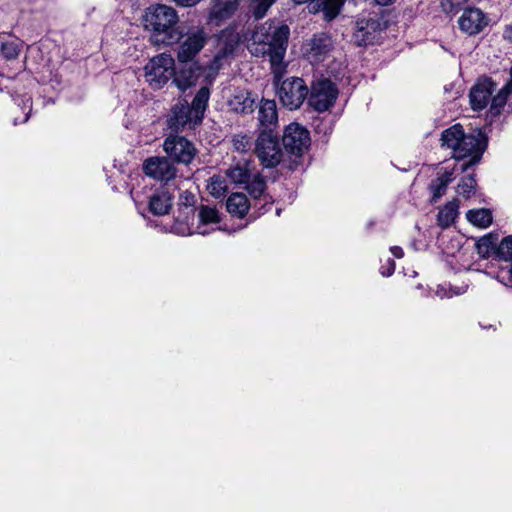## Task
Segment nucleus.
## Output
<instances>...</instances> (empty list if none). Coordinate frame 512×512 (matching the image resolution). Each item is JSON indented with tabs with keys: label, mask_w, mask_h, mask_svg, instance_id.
I'll return each instance as SVG.
<instances>
[{
	"label": "nucleus",
	"mask_w": 512,
	"mask_h": 512,
	"mask_svg": "<svg viewBox=\"0 0 512 512\" xmlns=\"http://www.w3.org/2000/svg\"><path fill=\"white\" fill-rule=\"evenodd\" d=\"M289 28L274 22L256 27L252 35L250 51L256 56H269L274 84L281 103L290 110L299 108L308 95L303 79L291 77L280 82L286 73L283 59L286 54Z\"/></svg>",
	"instance_id": "obj_1"
},
{
	"label": "nucleus",
	"mask_w": 512,
	"mask_h": 512,
	"mask_svg": "<svg viewBox=\"0 0 512 512\" xmlns=\"http://www.w3.org/2000/svg\"><path fill=\"white\" fill-rule=\"evenodd\" d=\"M442 145L451 149L456 159L471 157L468 162L461 165V172H465L480 160L484 150V139L480 131L476 134H465L462 126L456 124L442 133Z\"/></svg>",
	"instance_id": "obj_2"
},
{
	"label": "nucleus",
	"mask_w": 512,
	"mask_h": 512,
	"mask_svg": "<svg viewBox=\"0 0 512 512\" xmlns=\"http://www.w3.org/2000/svg\"><path fill=\"white\" fill-rule=\"evenodd\" d=\"M178 22L175 9L166 5H156L147 9L144 26L158 35H164L162 42L173 39V29Z\"/></svg>",
	"instance_id": "obj_3"
},
{
	"label": "nucleus",
	"mask_w": 512,
	"mask_h": 512,
	"mask_svg": "<svg viewBox=\"0 0 512 512\" xmlns=\"http://www.w3.org/2000/svg\"><path fill=\"white\" fill-rule=\"evenodd\" d=\"M175 74V60L167 53L154 56L144 66V78L152 89L163 88Z\"/></svg>",
	"instance_id": "obj_4"
},
{
	"label": "nucleus",
	"mask_w": 512,
	"mask_h": 512,
	"mask_svg": "<svg viewBox=\"0 0 512 512\" xmlns=\"http://www.w3.org/2000/svg\"><path fill=\"white\" fill-rule=\"evenodd\" d=\"M144 173L165 184V188H178L177 169L166 157H150L143 163Z\"/></svg>",
	"instance_id": "obj_5"
},
{
	"label": "nucleus",
	"mask_w": 512,
	"mask_h": 512,
	"mask_svg": "<svg viewBox=\"0 0 512 512\" xmlns=\"http://www.w3.org/2000/svg\"><path fill=\"white\" fill-rule=\"evenodd\" d=\"M255 152L261 163L266 167H274L282 160V150L272 131L262 130L257 141Z\"/></svg>",
	"instance_id": "obj_6"
},
{
	"label": "nucleus",
	"mask_w": 512,
	"mask_h": 512,
	"mask_svg": "<svg viewBox=\"0 0 512 512\" xmlns=\"http://www.w3.org/2000/svg\"><path fill=\"white\" fill-rule=\"evenodd\" d=\"M163 149L171 159L185 165L190 164L197 153L193 143L180 136L167 137Z\"/></svg>",
	"instance_id": "obj_7"
},
{
	"label": "nucleus",
	"mask_w": 512,
	"mask_h": 512,
	"mask_svg": "<svg viewBox=\"0 0 512 512\" xmlns=\"http://www.w3.org/2000/svg\"><path fill=\"white\" fill-rule=\"evenodd\" d=\"M337 97V90L327 79L319 80L312 86L309 104L318 112L328 110Z\"/></svg>",
	"instance_id": "obj_8"
},
{
	"label": "nucleus",
	"mask_w": 512,
	"mask_h": 512,
	"mask_svg": "<svg viewBox=\"0 0 512 512\" xmlns=\"http://www.w3.org/2000/svg\"><path fill=\"white\" fill-rule=\"evenodd\" d=\"M489 23L490 18L488 14L476 7L465 8L461 16L458 18L460 30L469 36L481 33Z\"/></svg>",
	"instance_id": "obj_9"
},
{
	"label": "nucleus",
	"mask_w": 512,
	"mask_h": 512,
	"mask_svg": "<svg viewBox=\"0 0 512 512\" xmlns=\"http://www.w3.org/2000/svg\"><path fill=\"white\" fill-rule=\"evenodd\" d=\"M283 145L294 155H301L310 145L309 132L298 123H291L284 131Z\"/></svg>",
	"instance_id": "obj_10"
},
{
	"label": "nucleus",
	"mask_w": 512,
	"mask_h": 512,
	"mask_svg": "<svg viewBox=\"0 0 512 512\" xmlns=\"http://www.w3.org/2000/svg\"><path fill=\"white\" fill-rule=\"evenodd\" d=\"M206 39V34L202 29H197L195 31L189 32L178 47V62H191L194 59V57L203 49L206 43Z\"/></svg>",
	"instance_id": "obj_11"
},
{
	"label": "nucleus",
	"mask_w": 512,
	"mask_h": 512,
	"mask_svg": "<svg viewBox=\"0 0 512 512\" xmlns=\"http://www.w3.org/2000/svg\"><path fill=\"white\" fill-rule=\"evenodd\" d=\"M201 72L202 67L196 62L180 63L179 68H175L173 82L180 90L185 91L196 84Z\"/></svg>",
	"instance_id": "obj_12"
},
{
	"label": "nucleus",
	"mask_w": 512,
	"mask_h": 512,
	"mask_svg": "<svg viewBox=\"0 0 512 512\" xmlns=\"http://www.w3.org/2000/svg\"><path fill=\"white\" fill-rule=\"evenodd\" d=\"M494 83L485 78L476 83L470 91V103L473 110H482L491 102Z\"/></svg>",
	"instance_id": "obj_13"
},
{
	"label": "nucleus",
	"mask_w": 512,
	"mask_h": 512,
	"mask_svg": "<svg viewBox=\"0 0 512 512\" xmlns=\"http://www.w3.org/2000/svg\"><path fill=\"white\" fill-rule=\"evenodd\" d=\"M331 39L325 35L316 36L311 39L304 48V54L311 63H318L325 59L331 50Z\"/></svg>",
	"instance_id": "obj_14"
},
{
	"label": "nucleus",
	"mask_w": 512,
	"mask_h": 512,
	"mask_svg": "<svg viewBox=\"0 0 512 512\" xmlns=\"http://www.w3.org/2000/svg\"><path fill=\"white\" fill-rule=\"evenodd\" d=\"M186 124H198L195 123L194 113H192V109L187 102L176 104L172 109L169 125L172 129L177 131Z\"/></svg>",
	"instance_id": "obj_15"
},
{
	"label": "nucleus",
	"mask_w": 512,
	"mask_h": 512,
	"mask_svg": "<svg viewBox=\"0 0 512 512\" xmlns=\"http://www.w3.org/2000/svg\"><path fill=\"white\" fill-rule=\"evenodd\" d=\"M258 120L263 130L272 131V128L276 126L278 121L277 107L274 100H261Z\"/></svg>",
	"instance_id": "obj_16"
},
{
	"label": "nucleus",
	"mask_w": 512,
	"mask_h": 512,
	"mask_svg": "<svg viewBox=\"0 0 512 512\" xmlns=\"http://www.w3.org/2000/svg\"><path fill=\"white\" fill-rule=\"evenodd\" d=\"M173 193L174 191L168 188H163L156 192L149 202L150 211L155 215L168 213L172 206Z\"/></svg>",
	"instance_id": "obj_17"
},
{
	"label": "nucleus",
	"mask_w": 512,
	"mask_h": 512,
	"mask_svg": "<svg viewBox=\"0 0 512 512\" xmlns=\"http://www.w3.org/2000/svg\"><path fill=\"white\" fill-rule=\"evenodd\" d=\"M239 0H217L210 13V20L218 24L229 18L237 9Z\"/></svg>",
	"instance_id": "obj_18"
},
{
	"label": "nucleus",
	"mask_w": 512,
	"mask_h": 512,
	"mask_svg": "<svg viewBox=\"0 0 512 512\" xmlns=\"http://www.w3.org/2000/svg\"><path fill=\"white\" fill-rule=\"evenodd\" d=\"M454 170L455 168L451 170H445L444 172L440 173L435 180L432 181L430 185L432 202H437L445 194L448 184L454 178Z\"/></svg>",
	"instance_id": "obj_19"
},
{
	"label": "nucleus",
	"mask_w": 512,
	"mask_h": 512,
	"mask_svg": "<svg viewBox=\"0 0 512 512\" xmlns=\"http://www.w3.org/2000/svg\"><path fill=\"white\" fill-rule=\"evenodd\" d=\"M226 206L230 214L242 218L248 212L250 204L246 195L235 193L228 198Z\"/></svg>",
	"instance_id": "obj_20"
},
{
	"label": "nucleus",
	"mask_w": 512,
	"mask_h": 512,
	"mask_svg": "<svg viewBox=\"0 0 512 512\" xmlns=\"http://www.w3.org/2000/svg\"><path fill=\"white\" fill-rule=\"evenodd\" d=\"M255 98L247 91H241L230 100L233 110L239 113H250L254 109Z\"/></svg>",
	"instance_id": "obj_21"
},
{
	"label": "nucleus",
	"mask_w": 512,
	"mask_h": 512,
	"mask_svg": "<svg viewBox=\"0 0 512 512\" xmlns=\"http://www.w3.org/2000/svg\"><path fill=\"white\" fill-rule=\"evenodd\" d=\"M209 97H210V91L207 87H202L197 92V94L192 102V105L190 106L192 109V113H194L195 123L201 122L204 112H205V109H206V106H207V103H208V100H209Z\"/></svg>",
	"instance_id": "obj_22"
},
{
	"label": "nucleus",
	"mask_w": 512,
	"mask_h": 512,
	"mask_svg": "<svg viewBox=\"0 0 512 512\" xmlns=\"http://www.w3.org/2000/svg\"><path fill=\"white\" fill-rule=\"evenodd\" d=\"M200 224L197 227V231L199 234L205 235L208 231L204 228L208 224H216L220 221V216L218 211L209 206H202L198 213Z\"/></svg>",
	"instance_id": "obj_23"
},
{
	"label": "nucleus",
	"mask_w": 512,
	"mask_h": 512,
	"mask_svg": "<svg viewBox=\"0 0 512 512\" xmlns=\"http://www.w3.org/2000/svg\"><path fill=\"white\" fill-rule=\"evenodd\" d=\"M227 176L234 183H248L252 177V172L247 162H238L227 171Z\"/></svg>",
	"instance_id": "obj_24"
},
{
	"label": "nucleus",
	"mask_w": 512,
	"mask_h": 512,
	"mask_svg": "<svg viewBox=\"0 0 512 512\" xmlns=\"http://www.w3.org/2000/svg\"><path fill=\"white\" fill-rule=\"evenodd\" d=\"M458 214V200L454 199L444 206L438 214V222L442 227L452 224Z\"/></svg>",
	"instance_id": "obj_25"
},
{
	"label": "nucleus",
	"mask_w": 512,
	"mask_h": 512,
	"mask_svg": "<svg viewBox=\"0 0 512 512\" xmlns=\"http://www.w3.org/2000/svg\"><path fill=\"white\" fill-rule=\"evenodd\" d=\"M467 219L477 227L486 228L492 222V215L488 209L470 210Z\"/></svg>",
	"instance_id": "obj_26"
},
{
	"label": "nucleus",
	"mask_w": 512,
	"mask_h": 512,
	"mask_svg": "<svg viewBox=\"0 0 512 512\" xmlns=\"http://www.w3.org/2000/svg\"><path fill=\"white\" fill-rule=\"evenodd\" d=\"M512 93V85L510 86V81L500 90V92L491 98L490 105V113L492 115L500 114L502 108L504 107L508 95Z\"/></svg>",
	"instance_id": "obj_27"
},
{
	"label": "nucleus",
	"mask_w": 512,
	"mask_h": 512,
	"mask_svg": "<svg viewBox=\"0 0 512 512\" xmlns=\"http://www.w3.org/2000/svg\"><path fill=\"white\" fill-rule=\"evenodd\" d=\"M208 192L214 197H221L227 191V183L224 177L220 175L212 176L207 183Z\"/></svg>",
	"instance_id": "obj_28"
},
{
	"label": "nucleus",
	"mask_w": 512,
	"mask_h": 512,
	"mask_svg": "<svg viewBox=\"0 0 512 512\" xmlns=\"http://www.w3.org/2000/svg\"><path fill=\"white\" fill-rule=\"evenodd\" d=\"M318 3L322 6L325 18L332 20L338 15L344 0H318Z\"/></svg>",
	"instance_id": "obj_29"
},
{
	"label": "nucleus",
	"mask_w": 512,
	"mask_h": 512,
	"mask_svg": "<svg viewBox=\"0 0 512 512\" xmlns=\"http://www.w3.org/2000/svg\"><path fill=\"white\" fill-rule=\"evenodd\" d=\"M476 180L473 175L469 174L463 177L458 184L457 193L465 198H470L475 193Z\"/></svg>",
	"instance_id": "obj_30"
},
{
	"label": "nucleus",
	"mask_w": 512,
	"mask_h": 512,
	"mask_svg": "<svg viewBox=\"0 0 512 512\" xmlns=\"http://www.w3.org/2000/svg\"><path fill=\"white\" fill-rule=\"evenodd\" d=\"M478 253L482 257H489L491 253H496V243L493 236H485L477 242Z\"/></svg>",
	"instance_id": "obj_31"
},
{
	"label": "nucleus",
	"mask_w": 512,
	"mask_h": 512,
	"mask_svg": "<svg viewBox=\"0 0 512 512\" xmlns=\"http://www.w3.org/2000/svg\"><path fill=\"white\" fill-rule=\"evenodd\" d=\"M254 15L256 18H262L268 8L274 3L275 0H252ZM295 4H303L309 0H292Z\"/></svg>",
	"instance_id": "obj_32"
},
{
	"label": "nucleus",
	"mask_w": 512,
	"mask_h": 512,
	"mask_svg": "<svg viewBox=\"0 0 512 512\" xmlns=\"http://www.w3.org/2000/svg\"><path fill=\"white\" fill-rule=\"evenodd\" d=\"M496 254L500 259L506 261L512 259V236H508L501 241L497 247Z\"/></svg>",
	"instance_id": "obj_33"
},
{
	"label": "nucleus",
	"mask_w": 512,
	"mask_h": 512,
	"mask_svg": "<svg viewBox=\"0 0 512 512\" xmlns=\"http://www.w3.org/2000/svg\"><path fill=\"white\" fill-rule=\"evenodd\" d=\"M232 144L235 150L245 152L251 148V138L245 134H237L232 139Z\"/></svg>",
	"instance_id": "obj_34"
},
{
	"label": "nucleus",
	"mask_w": 512,
	"mask_h": 512,
	"mask_svg": "<svg viewBox=\"0 0 512 512\" xmlns=\"http://www.w3.org/2000/svg\"><path fill=\"white\" fill-rule=\"evenodd\" d=\"M19 44L17 41L2 43L1 52L6 59H15L19 55Z\"/></svg>",
	"instance_id": "obj_35"
},
{
	"label": "nucleus",
	"mask_w": 512,
	"mask_h": 512,
	"mask_svg": "<svg viewBox=\"0 0 512 512\" xmlns=\"http://www.w3.org/2000/svg\"><path fill=\"white\" fill-rule=\"evenodd\" d=\"M468 0H442L441 6L447 13H455L463 7Z\"/></svg>",
	"instance_id": "obj_36"
},
{
	"label": "nucleus",
	"mask_w": 512,
	"mask_h": 512,
	"mask_svg": "<svg viewBox=\"0 0 512 512\" xmlns=\"http://www.w3.org/2000/svg\"><path fill=\"white\" fill-rule=\"evenodd\" d=\"M253 188H251V193L254 195L255 198L262 195L265 189V183L263 180H256L253 182Z\"/></svg>",
	"instance_id": "obj_37"
},
{
	"label": "nucleus",
	"mask_w": 512,
	"mask_h": 512,
	"mask_svg": "<svg viewBox=\"0 0 512 512\" xmlns=\"http://www.w3.org/2000/svg\"><path fill=\"white\" fill-rule=\"evenodd\" d=\"M355 40L359 42V44H368L371 42V38L368 36V33L364 32V28L360 27L358 31L354 35Z\"/></svg>",
	"instance_id": "obj_38"
},
{
	"label": "nucleus",
	"mask_w": 512,
	"mask_h": 512,
	"mask_svg": "<svg viewBox=\"0 0 512 512\" xmlns=\"http://www.w3.org/2000/svg\"><path fill=\"white\" fill-rule=\"evenodd\" d=\"M503 37L505 40L512 43V22L510 24L506 25L504 32H503Z\"/></svg>",
	"instance_id": "obj_39"
},
{
	"label": "nucleus",
	"mask_w": 512,
	"mask_h": 512,
	"mask_svg": "<svg viewBox=\"0 0 512 512\" xmlns=\"http://www.w3.org/2000/svg\"><path fill=\"white\" fill-rule=\"evenodd\" d=\"M176 4L180 6H193L197 4L200 0H173Z\"/></svg>",
	"instance_id": "obj_40"
},
{
	"label": "nucleus",
	"mask_w": 512,
	"mask_h": 512,
	"mask_svg": "<svg viewBox=\"0 0 512 512\" xmlns=\"http://www.w3.org/2000/svg\"><path fill=\"white\" fill-rule=\"evenodd\" d=\"M395 269V263L393 260L388 261V267H386L387 272H385L383 269L381 270V273L385 276H389L394 272Z\"/></svg>",
	"instance_id": "obj_41"
},
{
	"label": "nucleus",
	"mask_w": 512,
	"mask_h": 512,
	"mask_svg": "<svg viewBox=\"0 0 512 512\" xmlns=\"http://www.w3.org/2000/svg\"><path fill=\"white\" fill-rule=\"evenodd\" d=\"M390 250H391V253H392L395 257H397V258H402V257H403V254H404V253H403V250H402V248H401V247L394 246V247H392Z\"/></svg>",
	"instance_id": "obj_42"
},
{
	"label": "nucleus",
	"mask_w": 512,
	"mask_h": 512,
	"mask_svg": "<svg viewBox=\"0 0 512 512\" xmlns=\"http://www.w3.org/2000/svg\"><path fill=\"white\" fill-rule=\"evenodd\" d=\"M379 5L386 6L389 5L393 0H376Z\"/></svg>",
	"instance_id": "obj_43"
},
{
	"label": "nucleus",
	"mask_w": 512,
	"mask_h": 512,
	"mask_svg": "<svg viewBox=\"0 0 512 512\" xmlns=\"http://www.w3.org/2000/svg\"><path fill=\"white\" fill-rule=\"evenodd\" d=\"M509 274H510V279L512 280V264L509 267Z\"/></svg>",
	"instance_id": "obj_44"
},
{
	"label": "nucleus",
	"mask_w": 512,
	"mask_h": 512,
	"mask_svg": "<svg viewBox=\"0 0 512 512\" xmlns=\"http://www.w3.org/2000/svg\"><path fill=\"white\" fill-rule=\"evenodd\" d=\"M510 75H511V79H510V86H512V67H511Z\"/></svg>",
	"instance_id": "obj_45"
},
{
	"label": "nucleus",
	"mask_w": 512,
	"mask_h": 512,
	"mask_svg": "<svg viewBox=\"0 0 512 512\" xmlns=\"http://www.w3.org/2000/svg\"><path fill=\"white\" fill-rule=\"evenodd\" d=\"M219 59H220V56H216V57H215V62H218V61H219Z\"/></svg>",
	"instance_id": "obj_46"
},
{
	"label": "nucleus",
	"mask_w": 512,
	"mask_h": 512,
	"mask_svg": "<svg viewBox=\"0 0 512 512\" xmlns=\"http://www.w3.org/2000/svg\"><path fill=\"white\" fill-rule=\"evenodd\" d=\"M27 119H28V116H25V118L23 119V121H22V122L27 121Z\"/></svg>",
	"instance_id": "obj_47"
}]
</instances>
